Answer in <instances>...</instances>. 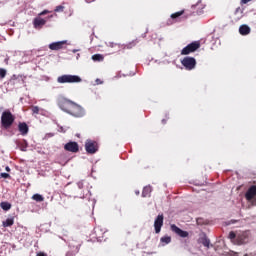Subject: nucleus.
Returning a JSON list of instances; mask_svg holds the SVG:
<instances>
[{
  "mask_svg": "<svg viewBox=\"0 0 256 256\" xmlns=\"http://www.w3.org/2000/svg\"><path fill=\"white\" fill-rule=\"evenodd\" d=\"M58 107L73 117H83L85 115V109H83L81 105L67 98L60 99L58 102Z\"/></svg>",
  "mask_w": 256,
  "mask_h": 256,
  "instance_id": "obj_1",
  "label": "nucleus"
},
{
  "mask_svg": "<svg viewBox=\"0 0 256 256\" xmlns=\"http://www.w3.org/2000/svg\"><path fill=\"white\" fill-rule=\"evenodd\" d=\"M228 239H230L231 243L234 245H247V243H251V232L243 231L236 234L234 231H231L228 235Z\"/></svg>",
  "mask_w": 256,
  "mask_h": 256,
  "instance_id": "obj_2",
  "label": "nucleus"
},
{
  "mask_svg": "<svg viewBox=\"0 0 256 256\" xmlns=\"http://www.w3.org/2000/svg\"><path fill=\"white\" fill-rule=\"evenodd\" d=\"M15 123V116L10 110H5L1 115V127L9 129Z\"/></svg>",
  "mask_w": 256,
  "mask_h": 256,
  "instance_id": "obj_3",
  "label": "nucleus"
},
{
  "mask_svg": "<svg viewBox=\"0 0 256 256\" xmlns=\"http://www.w3.org/2000/svg\"><path fill=\"white\" fill-rule=\"evenodd\" d=\"M83 80L77 75L64 74L57 78V83H81Z\"/></svg>",
  "mask_w": 256,
  "mask_h": 256,
  "instance_id": "obj_4",
  "label": "nucleus"
},
{
  "mask_svg": "<svg viewBox=\"0 0 256 256\" xmlns=\"http://www.w3.org/2000/svg\"><path fill=\"white\" fill-rule=\"evenodd\" d=\"M199 47H201V42L199 41L191 42L181 50V55H189L190 53H195V51H197Z\"/></svg>",
  "mask_w": 256,
  "mask_h": 256,
  "instance_id": "obj_5",
  "label": "nucleus"
},
{
  "mask_svg": "<svg viewBox=\"0 0 256 256\" xmlns=\"http://www.w3.org/2000/svg\"><path fill=\"white\" fill-rule=\"evenodd\" d=\"M85 150L88 155H95L99 151V144L96 141L88 139L85 142Z\"/></svg>",
  "mask_w": 256,
  "mask_h": 256,
  "instance_id": "obj_6",
  "label": "nucleus"
},
{
  "mask_svg": "<svg viewBox=\"0 0 256 256\" xmlns=\"http://www.w3.org/2000/svg\"><path fill=\"white\" fill-rule=\"evenodd\" d=\"M181 63L187 71H193V69H195V67L197 65V60H195V58H193V57L186 56L183 58Z\"/></svg>",
  "mask_w": 256,
  "mask_h": 256,
  "instance_id": "obj_7",
  "label": "nucleus"
},
{
  "mask_svg": "<svg viewBox=\"0 0 256 256\" xmlns=\"http://www.w3.org/2000/svg\"><path fill=\"white\" fill-rule=\"evenodd\" d=\"M107 231L102 228L101 226L94 227V233L92 234V237L95 238L98 242L101 243L105 237V233Z\"/></svg>",
  "mask_w": 256,
  "mask_h": 256,
  "instance_id": "obj_8",
  "label": "nucleus"
},
{
  "mask_svg": "<svg viewBox=\"0 0 256 256\" xmlns=\"http://www.w3.org/2000/svg\"><path fill=\"white\" fill-rule=\"evenodd\" d=\"M68 247H70V249H73V251H68L66 253V256H75L77 255V253H79V249H81V243L75 244L73 240L68 241Z\"/></svg>",
  "mask_w": 256,
  "mask_h": 256,
  "instance_id": "obj_9",
  "label": "nucleus"
},
{
  "mask_svg": "<svg viewBox=\"0 0 256 256\" xmlns=\"http://www.w3.org/2000/svg\"><path fill=\"white\" fill-rule=\"evenodd\" d=\"M245 199L247 201H253L254 199V203L256 205V186L252 185L248 188V190L245 193Z\"/></svg>",
  "mask_w": 256,
  "mask_h": 256,
  "instance_id": "obj_10",
  "label": "nucleus"
},
{
  "mask_svg": "<svg viewBox=\"0 0 256 256\" xmlns=\"http://www.w3.org/2000/svg\"><path fill=\"white\" fill-rule=\"evenodd\" d=\"M170 229H171V231H173V233H176V235H178V237H182V239L189 237V232L182 230L175 224H171Z\"/></svg>",
  "mask_w": 256,
  "mask_h": 256,
  "instance_id": "obj_11",
  "label": "nucleus"
},
{
  "mask_svg": "<svg viewBox=\"0 0 256 256\" xmlns=\"http://www.w3.org/2000/svg\"><path fill=\"white\" fill-rule=\"evenodd\" d=\"M65 45H67V40L52 42L49 44V49L51 51H60V49H65Z\"/></svg>",
  "mask_w": 256,
  "mask_h": 256,
  "instance_id": "obj_12",
  "label": "nucleus"
},
{
  "mask_svg": "<svg viewBox=\"0 0 256 256\" xmlns=\"http://www.w3.org/2000/svg\"><path fill=\"white\" fill-rule=\"evenodd\" d=\"M64 149L70 153H79V144L75 141H70L64 145Z\"/></svg>",
  "mask_w": 256,
  "mask_h": 256,
  "instance_id": "obj_13",
  "label": "nucleus"
},
{
  "mask_svg": "<svg viewBox=\"0 0 256 256\" xmlns=\"http://www.w3.org/2000/svg\"><path fill=\"white\" fill-rule=\"evenodd\" d=\"M163 214H159L154 220L155 233H161V227H163Z\"/></svg>",
  "mask_w": 256,
  "mask_h": 256,
  "instance_id": "obj_14",
  "label": "nucleus"
},
{
  "mask_svg": "<svg viewBox=\"0 0 256 256\" xmlns=\"http://www.w3.org/2000/svg\"><path fill=\"white\" fill-rule=\"evenodd\" d=\"M45 23H47L46 19L41 18V16H37L33 20L34 29H43Z\"/></svg>",
  "mask_w": 256,
  "mask_h": 256,
  "instance_id": "obj_15",
  "label": "nucleus"
},
{
  "mask_svg": "<svg viewBox=\"0 0 256 256\" xmlns=\"http://www.w3.org/2000/svg\"><path fill=\"white\" fill-rule=\"evenodd\" d=\"M192 9H196V11H193V15H203L205 5H203V3H201V0H199L195 5H192Z\"/></svg>",
  "mask_w": 256,
  "mask_h": 256,
  "instance_id": "obj_16",
  "label": "nucleus"
},
{
  "mask_svg": "<svg viewBox=\"0 0 256 256\" xmlns=\"http://www.w3.org/2000/svg\"><path fill=\"white\" fill-rule=\"evenodd\" d=\"M185 13L184 10L171 14L170 18L167 20V25H173V23H177L179 21V17Z\"/></svg>",
  "mask_w": 256,
  "mask_h": 256,
  "instance_id": "obj_17",
  "label": "nucleus"
},
{
  "mask_svg": "<svg viewBox=\"0 0 256 256\" xmlns=\"http://www.w3.org/2000/svg\"><path fill=\"white\" fill-rule=\"evenodd\" d=\"M18 131L23 137H25V135L29 133V125H27L26 122H19Z\"/></svg>",
  "mask_w": 256,
  "mask_h": 256,
  "instance_id": "obj_18",
  "label": "nucleus"
},
{
  "mask_svg": "<svg viewBox=\"0 0 256 256\" xmlns=\"http://www.w3.org/2000/svg\"><path fill=\"white\" fill-rule=\"evenodd\" d=\"M199 243H202V245L204 247H207V249H209L210 245H211V240L207 237V234H203L200 238H199Z\"/></svg>",
  "mask_w": 256,
  "mask_h": 256,
  "instance_id": "obj_19",
  "label": "nucleus"
},
{
  "mask_svg": "<svg viewBox=\"0 0 256 256\" xmlns=\"http://www.w3.org/2000/svg\"><path fill=\"white\" fill-rule=\"evenodd\" d=\"M239 33L240 35H249V33H251V27L247 24H243L239 27Z\"/></svg>",
  "mask_w": 256,
  "mask_h": 256,
  "instance_id": "obj_20",
  "label": "nucleus"
},
{
  "mask_svg": "<svg viewBox=\"0 0 256 256\" xmlns=\"http://www.w3.org/2000/svg\"><path fill=\"white\" fill-rule=\"evenodd\" d=\"M14 224H15V218L13 216H10L6 220L2 221L3 227H13Z\"/></svg>",
  "mask_w": 256,
  "mask_h": 256,
  "instance_id": "obj_21",
  "label": "nucleus"
},
{
  "mask_svg": "<svg viewBox=\"0 0 256 256\" xmlns=\"http://www.w3.org/2000/svg\"><path fill=\"white\" fill-rule=\"evenodd\" d=\"M151 191H153V188H151V186L144 187L142 191V197H150Z\"/></svg>",
  "mask_w": 256,
  "mask_h": 256,
  "instance_id": "obj_22",
  "label": "nucleus"
},
{
  "mask_svg": "<svg viewBox=\"0 0 256 256\" xmlns=\"http://www.w3.org/2000/svg\"><path fill=\"white\" fill-rule=\"evenodd\" d=\"M160 243L165 247V245H169L171 243V236H163L160 238Z\"/></svg>",
  "mask_w": 256,
  "mask_h": 256,
  "instance_id": "obj_23",
  "label": "nucleus"
},
{
  "mask_svg": "<svg viewBox=\"0 0 256 256\" xmlns=\"http://www.w3.org/2000/svg\"><path fill=\"white\" fill-rule=\"evenodd\" d=\"M31 111L33 115H43V112H41L43 109L39 108V106H32Z\"/></svg>",
  "mask_w": 256,
  "mask_h": 256,
  "instance_id": "obj_24",
  "label": "nucleus"
},
{
  "mask_svg": "<svg viewBox=\"0 0 256 256\" xmlns=\"http://www.w3.org/2000/svg\"><path fill=\"white\" fill-rule=\"evenodd\" d=\"M32 199L36 201L37 203H42V201H45V198L41 194H34L32 196Z\"/></svg>",
  "mask_w": 256,
  "mask_h": 256,
  "instance_id": "obj_25",
  "label": "nucleus"
},
{
  "mask_svg": "<svg viewBox=\"0 0 256 256\" xmlns=\"http://www.w3.org/2000/svg\"><path fill=\"white\" fill-rule=\"evenodd\" d=\"M0 207H1V209H3V211H9L11 209V203H9L7 201L1 202Z\"/></svg>",
  "mask_w": 256,
  "mask_h": 256,
  "instance_id": "obj_26",
  "label": "nucleus"
},
{
  "mask_svg": "<svg viewBox=\"0 0 256 256\" xmlns=\"http://www.w3.org/2000/svg\"><path fill=\"white\" fill-rule=\"evenodd\" d=\"M103 59H105V57H103V55H101V54H94V55H92V60H94V61L101 62V61H103Z\"/></svg>",
  "mask_w": 256,
  "mask_h": 256,
  "instance_id": "obj_27",
  "label": "nucleus"
},
{
  "mask_svg": "<svg viewBox=\"0 0 256 256\" xmlns=\"http://www.w3.org/2000/svg\"><path fill=\"white\" fill-rule=\"evenodd\" d=\"M64 10H65V6H63V5H58L54 9L55 13H63Z\"/></svg>",
  "mask_w": 256,
  "mask_h": 256,
  "instance_id": "obj_28",
  "label": "nucleus"
},
{
  "mask_svg": "<svg viewBox=\"0 0 256 256\" xmlns=\"http://www.w3.org/2000/svg\"><path fill=\"white\" fill-rule=\"evenodd\" d=\"M137 43H139L138 40H134L131 43L127 44V49H132L133 47H135V45H137Z\"/></svg>",
  "mask_w": 256,
  "mask_h": 256,
  "instance_id": "obj_29",
  "label": "nucleus"
},
{
  "mask_svg": "<svg viewBox=\"0 0 256 256\" xmlns=\"http://www.w3.org/2000/svg\"><path fill=\"white\" fill-rule=\"evenodd\" d=\"M7 75V70L4 68H0V77L1 79H5V76Z\"/></svg>",
  "mask_w": 256,
  "mask_h": 256,
  "instance_id": "obj_30",
  "label": "nucleus"
},
{
  "mask_svg": "<svg viewBox=\"0 0 256 256\" xmlns=\"http://www.w3.org/2000/svg\"><path fill=\"white\" fill-rule=\"evenodd\" d=\"M11 177V175L7 172H2L0 174V179H9Z\"/></svg>",
  "mask_w": 256,
  "mask_h": 256,
  "instance_id": "obj_31",
  "label": "nucleus"
},
{
  "mask_svg": "<svg viewBox=\"0 0 256 256\" xmlns=\"http://www.w3.org/2000/svg\"><path fill=\"white\" fill-rule=\"evenodd\" d=\"M239 13H240V17H243V9L241 7H238L235 10V15H239Z\"/></svg>",
  "mask_w": 256,
  "mask_h": 256,
  "instance_id": "obj_32",
  "label": "nucleus"
},
{
  "mask_svg": "<svg viewBox=\"0 0 256 256\" xmlns=\"http://www.w3.org/2000/svg\"><path fill=\"white\" fill-rule=\"evenodd\" d=\"M81 199H86L87 197H91V191L86 190V194H83L82 196H80Z\"/></svg>",
  "mask_w": 256,
  "mask_h": 256,
  "instance_id": "obj_33",
  "label": "nucleus"
},
{
  "mask_svg": "<svg viewBox=\"0 0 256 256\" xmlns=\"http://www.w3.org/2000/svg\"><path fill=\"white\" fill-rule=\"evenodd\" d=\"M77 187L78 189H83L84 187L83 180L77 182Z\"/></svg>",
  "mask_w": 256,
  "mask_h": 256,
  "instance_id": "obj_34",
  "label": "nucleus"
},
{
  "mask_svg": "<svg viewBox=\"0 0 256 256\" xmlns=\"http://www.w3.org/2000/svg\"><path fill=\"white\" fill-rule=\"evenodd\" d=\"M235 223H237V220L235 219H232V220H229L226 225H235Z\"/></svg>",
  "mask_w": 256,
  "mask_h": 256,
  "instance_id": "obj_35",
  "label": "nucleus"
},
{
  "mask_svg": "<svg viewBox=\"0 0 256 256\" xmlns=\"http://www.w3.org/2000/svg\"><path fill=\"white\" fill-rule=\"evenodd\" d=\"M47 13H49V10H43L42 12L39 13L38 17H41L43 15H47Z\"/></svg>",
  "mask_w": 256,
  "mask_h": 256,
  "instance_id": "obj_36",
  "label": "nucleus"
},
{
  "mask_svg": "<svg viewBox=\"0 0 256 256\" xmlns=\"http://www.w3.org/2000/svg\"><path fill=\"white\" fill-rule=\"evenodd\" d=\"M21 151H27V142L24 140V145L21 148Z\"/></svg>",
  "mask_w": 256,
  "mask_h": 256,
  "instance_id": "obj_37",
  "label": "nucleus"
},
{
  "mask_svg": "<svg viewBox=\"0 0 256 256\" xmlns=\"http://www.w3.org/2000/svg\"><path fill=\"white\" fill-rule=\"evenodd\" d=\"M96 85H103V81L99 78L95 80Z\"/></svg>",
  "mask_w": 256,
  "mask_h": 256,
  "instance_id": "obj_38",
  "label": "nucleus"
},
{
  "mask_svg": "<svg viewBox=\"0 0 256 256\" xmlns=\"http://www.w3.org/2000/svg\"><path fill=\"white\" fill-rule=\"evenodd\" d=\"M67 130H65V128H63V126H59V132L60 133H66Z\"/></svg>",
  "mask_w": 256,
  "mask_h": 256,
  "instance_id": "obj_39",
  "label": "nucleus"
},
{
  "mask_svg": "<svg viewBox=\"0 0 256 256\" xmlns=\"http://www.w3.org/2000/svg\"><path fill=\"white\" fill-rule=\"evenodd\" d=\"M36 256H47V254L45 252H39Z\"/></svg>",
  "mask_w": 256,
  "mask_h": 256,
  "instance_id": "obj_40",
  "label": "nucleus"
},
{
  "mask_svg": "<svg viewBox=\"0 0 256 256\" xmlns=\"http://www.w3.org/2000/svg\"><path fill=\"white\" fill-rule=\"evenodd\" d=\"M249 1H251V0H241V3H242L243 5H247V3H249Z\"/></svg>",
  "mask_w": 256,
  "mask_h": 256,
  "instance_id": "obj_41",
  "label": "nucleus"
},
{
  "mask_svg": "<svg viewBox=\"0 0 256 256\" xmlns=\"http://www.w3.org/2000/svg\"><path fill=\"white\" fill-rule=\"evenodd\" d=\"M20 77L22 79V82L25 83V79H27V77H25V76H20Z\"/></svg>",
  "mask_w": 256,
  "mask_h": 256,
  "instance_id": "obj_42",
  "label": "nucleus"
},
{
  "mask_svg": "<svg viewBox=\"0 0 256 256\" xmlns=\"http://www.w3.org/2000/svg\"><path fill=\"white\" fill-rule=\"evenodd\" d=\"M6 171L9 173L11 171V168L9 166H6Z\"/></svg>",
  "mask_w": 256,
  "mask_h": 256,
  "instance_id": "obj_43",
  "label": "nucleus"
},
{
  "mask_svg": "<svg viewBox=\"0 0 256 256\" xmlns=\"http://www.w3.org/2000/svg\"><path fill=\"white\" fill-rule=\"evenodd\" d=\"M162 123L165 125L167 123V119H162Z\"/></svg>",
  "mask_w": 256,
  "mask_h": 256,
  "instance_id": "obj_44",
  "label": "nucleus"
},
{
  "mask_svg": "<svg viewBox=\"0 0 256 256\" xmlns=\"http://www.w3.org/2000/svg\"><path fill=\"white\" fill-rule=\"evenodd\" d=\"M86 1V3H93V1H95V0H85Z\"/></svg>",
  "mask_w": 256,
  "mask_h": 256,
  "instance_id": "obj_45",
  "label": "nucleus"
},
{
  "mask_svg": "<svg viewBox=\"0 0 256 256\" xmlns=\"http://www.w3.org/2000/svg\"><path fill=\"white\" fill-rule=\"evenodd\" d=\"M147 31L148 30H146V32L144 34H142V37H147Z\"/></svg>",
  "mask_w": 256,
  "mask_h": 256,
  "instance_id": "obj_46",
  "label": "nucleus"
},
{
  "mask_svg": "<svg viewBox=\"0 0 256 256\" xmlns=\"http://www.w3.org/2000/svg\"><path fill=\"white\" fill-rule=\"evenodd\" d=\"M77 51H79V50L74 49V50H72V53H77Z\"/></svg>",
  "mask_w": 256,
  "mask_h": 256,
  "instance_id": "obj_47",
  "label": "nucleus"
},
{
  "mask_svg": "<svg viewBox=\"0 0 256 256\" xmlns=\"http://www.w3.org/2000/svg\"><path fill=\"white\" fill-rule=\"evenodd\" d=\"M49 135V137H53V134H48Z\"/></svg>",
  "mask_w": 256,
  "mask_h": 256,
  "instance_id": "obj_48",
  "label": "nucleus"
},
{
  "mask_svg": "<svg viewBox=\"0 0 256 256\" xmlns=\"http://www.w3.org/2000/svg\"><path fill=\"white\" fill-rule=\"evenodd\" d=\"M135 193H136V195H139V191H136Z\"/></svg>",
  "mask_w": 256,
  "mask_h": 256,
  "instance_id": "obj_49",
  "label": "nucleus"
},
{
  "mask_svg": "<svg viewBox=\"0 0 256 256\" xmlns=\"http://www.w3.org/2000/svg\"><path fill=\"white\" fill-rule=\"evenodd\" d=\"M166 119H169V116H166Z\"/></svg>",
  "mask_w": 256,
  "mask_h": 256,
  "instance_id": "obj_50",
  "label": "nucleus"
},
{
  "mask_svg": "<svg viewBox=\"0 0 256 256\" xmlns=\"http://www.w3.org/2000/svg\"><path fill=\"white\" fill-rule=\"evenodd\" d=\"M77 59H79V54H78V56H77Z\"/></svg>",
  "mask_w": 256,
  "mask_h": 256,
  "instance_id": "obj_51",
  "label": "nucleus"
}]
</instances>
